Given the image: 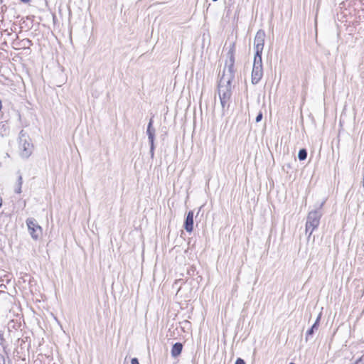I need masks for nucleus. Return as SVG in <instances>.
<instances>
[{
  "mask_svg": "<svg viewBox=\"0 0 364 364\" xmlns=\"http://www.w3.org/2000/svg\"><path fill=\"white\" fill-rule=\"evenodd\" d=\"M235 52V43H232L228 52V60L225 62V65L218 85V93L223 114L230 107L232 96V82L235 75V70L234 68Z\"/></svg>",
  "mask_w": 364,
  "mask_h": 364,
  "instance_id": "obj_1",
  "label": "nucleus"
},
{
  "mask_svg": "<svg viewBox=\"0 0 364 364\" xmlns=\"http://www.w3.org/2000/svg\"><path fill=\"white\" fill-rule=\"evenodd\" d=\"M325 201H323L318 208V210H315L309 213L306 223V233H309V237L313 233L314 230L318 228L320 223V219L322 215L320 209L323 207Z\"/></svg>",
  "mask_w": 364,
  "mask_h": 364,
  "instance_id": "obj_2",
  "label": "nucleus"
},
{
  "mask_svg": "<svg viewBox=\"0 0 364 364\" xmlns=\"http://www.w3.org/2000/svg\"><path fill=\"white\" fill-rule=\"evenodd\" d=\"M19 149L21 156L23 158H28L32 153V144L29 141V137L21 130L19 133Z\"/></svg>",
  "mask_w": 364,
  "mask_h": 364,
  "instance_id": "obj_3",
  "label": "nucleus"
},
{
  "mask_svg": "<svg viewBox=\"0 0 364 364\" xmlns=\"http://www.w3.org/2000/svg\"><path fill=\"white\" fill-rule=\"evenodd\" d=\"M263 76L262 57H254L253 66L251 75V82L257 85Z\"/></svg>",
  "mask_w": 364,
  "mask_h": 364,
  "instance_id": "obj_4",
  "label": "nucleus"
},
{
  "mask_svg": "<svg viewBox=\"0 0 364 364\" xmlns=\"http://www.w3.org/2000/svg\"><path fill=\"white\" fill-rule=\"evenodd\" d=\"M265 36L264 31L262 29L257 32L254 39V46L255 49V54L254 57H262Z\"/></svg>",
  "mask_w": 364,
  "mask_h": 364,
  "instance_id": "obj_5",
  "label": "nucleus"
},
{
  "mask_svg": "<svg viewBox=\"0 0 364 364\" xmlns=\"http://www.w3.org/2000/svg\"><path fill=\"white\" fill-rule=\"evenodd\" d=\"M26 225L31 237L36 240L42 233V228L34 218H29L26 220Z\"/></svg>",
  "mask_w": 364,
  "mask_h": 364,
  "instance_id": "obj_6",
  "label": "nucleus"
},
{
  "mask_svg": "<svg viewBox=\"0 0 364 364\" xmlns=\"http://www.w3.org/2000/svg\"><path fill=\"white\" fill-rule=\"evenodd\" d=\"M183 227L188 232H191L193 230V212L189 211L184 221Z\"/></svg>",
  "mask_w": 364,
  "mask_h": 364,
  "instance_id": "obj_7",
  "label": "nucleus"
},
{
  "mask_svg": "<svg viewBox=\"0 0 364 364\" xmlns=\"http://www.w3.org/2000/svg\"><path fill=\"white\" fill-rule=\"evenodd\" d=\"M152 124H153V119H150L149 122L148 124L147 129H146V134L148 135V139H149V143L154 142L156 130L153 127Z\"/></svg>",
  "mask_w": 364,
  "mask_h": 364,
  "instance_id": "obj_8",
  "label": "nucleus"
},
{
  "mask_svg": "<svg viewBox=\"0 0 364 364\" xmlns=\"http://www.w3.org/2000/svg\"><path fill=\"white\" fill-rule=\"evenodd\" d=\"M320 318H321V316L319 315L317 317V318H316V321L314 322V323L311 327V328L309 329L306 331V341L309 340V338L310 336H312L314 334V331H317L318 329Z\"/></svg>",
  "mask_w": 364,
  "mask_h": 364,
  "instance_id": "obj_9",
  "label": "nucleus"
},
{
  "mask_svg": "<svg viewBox=\"0 0 364 364\" xmlns=\"http://www.w3.org/2000/svg\"><path fill=\"white\" fill-rule=\"evenodd\" d=\"M183 349V345L181 343H176L173 345L172 349H171V355L174 358H176L178 356L182 351Z\"/></svg>",
  "mask_w": 364,
  "mask_h": 364,
  "instance_id": "obj_10",
  "label": "nucleus"
},
{
  "mask_svg": "<svg viewBox=\"0 0 364 364\" xmlns=\"http://www.w3.org/2000/svg\"><path fill=\"white\" fill-rule=\"evenodd\" d=\"M307 157V151L305 149H301L298 153V158L300 161H304Z\"/></svg>",
  "mask_w": 364,
  "mask_h": 364,
  "instance_id": "obj_11",
  "label": "nucleus"
},
{
  "mask_svg": "<svg viewBox=\"0 0 364 364\" xmlns=\"http://www.w3.org/2000/svg\"><path fill=\"white\" fill-rule=\"evenodd\" d=\"M18 183L19 185V188H16L15 189V192L16 193H21V186H22V183H23V179H22V176L21 175H19L18 176Z\"/></svg>",
  "mask_w": 364,
  "mask_h": 364,
  "instance_id": "obj_12",
  "label": "nucleus"
},
{
  "mask_svg": "<svg viewBox=\"0 0 364 364\" xmlns=\"http://www.w3.org/2000/svg\"><path fill=\"white\" fill-rule=\"evenodd\" d=\"M149 144H150V155H151V157L153 159L154 156V149H155L154 142L149 143Z\"/></svg>",
  "mask_w": 364,
  "mask_h": 364,
  "instance_id": "obj_13",
  "label": "nucleus"
},
{
  "mask_svg": "<svg viewBox=\"0 0 364 364\" xmlns=\"http://www.w3.org/2000/svg\"><path fill=\"white\" fill-rule=\"evenodd\" d=\"M262 119V113L261 112H259L257 116L256 117L255 121L256 122H259Z\"/></svg>",
  "mask_w": 364,
  "mask_h": 364,
  "instance_id": "obj_14",
  "label": "nucleus"
},
{
  "mask_svg": "<svg viewBox=\"0 0 364 364\" xmlns=\"http://www.w3.org/2000/svg\"><path fill=\"white\" fill-rule=\"evenodd\" d=\"M235 364H245V360L243 359H242L240 358H238L236 360Z\"/></svg>",
  "mask_w": 364,
  "mask_h": 364,
  "instance_id": "obj_15",
  "label": "nucleus"
},
{
  "mask_svg": "<svg viewBox=\"0 0 364 364\" xmlns=\"http://www.w3.org/2000/svg\"><path fill=\"white\" fill-rule=\"evenodd\" d=\"M131 364H139V360L136 358H134L131 360Z\"/></svg>",
  "mask_w": 364,
  "mask_h": 364,
  "instance_id": "obj_16",
  "label": "nucleus"
},
{
  "mask_svg": "<svg viewBox=\"0 0 364 364\" xmlns=\"http://www.w3.org/2000/svg\"><path fill=\"white\" fill-rule=\"evenodd\" d=\"M362 183H363V187L364 188V167H363V181H362Z\"/></svg>",
  "mask_w": 364,
  "mask_h": 364,
  "instance_id": "obj_17",
  "label": "nucleus"
},
{
  "mask_svg": "<svg viewBox=\"0 0 364 364\" xmlns=\"http://www.w3.org/2000/svg\"><path fill=\"white\" fill-rule=\"evenodd\" d=\"M31 0H21L23 3H28Z\"/></svg>",
  "mask_w": 364,
  "mask_h": 364,
  "instance_id": "obj_18",
  "label": "nucleus"
},
{
  "mask_svg": "<svg viewBox=\"0 0 364 364\" xmlns=\"http://www.w3.org/2000/svg\"><path fill=\"white\" fill-rule=\"evenodd\" d=\"M1 108H2V103H1V100H0V111L1 110Z\"/></svg>",
  "mask_w": 364,
  "mask_h": 364,
  "instance_id": "obj_19",
  "label": "nucleus"
},
{
  "mask_svg": "<svg viewBox=\"0 0 364 364\" xmlns=\"http://www.w3.org/2000/svg\"><path fill=\"white\" fill-rule=\"evenodd\" d=\"M289 364H294V363H290Z\"/></svg>",
  "mask_w": 364,
  "mask_h": 364,
  "instance_id": "obj_20",
  "label": "nucleus"
}]
</instances>
